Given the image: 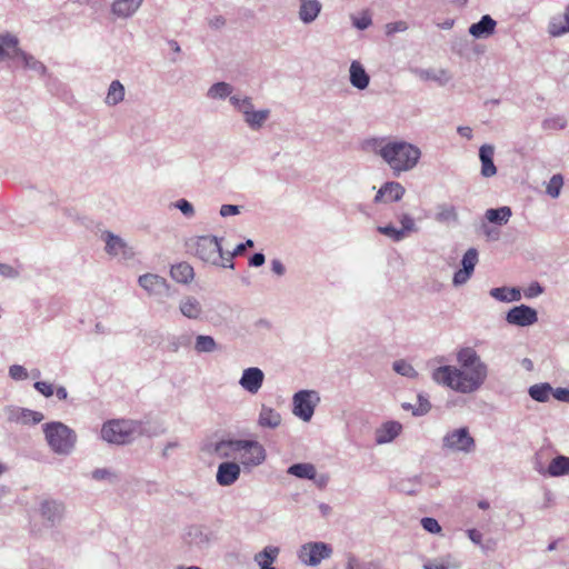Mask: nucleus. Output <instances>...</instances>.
Instances as JSON below:
<instances>
[{
	"mask_svg": "<svg viewBox=\"0 0 569 569\" xmlns=\"http://www.w3.org/2000/svg\"><path fill=\"white\" fill-rule=\"evenodd\" d=\"M457 365L441 366L433 370L432 380L459 393L479 390L488 378V366L472 347L457 351Z\"/></svg>",
	"mask_w": 569,
	"mask_h": 569,
	"instance_id": "nucleus-1",
	"label": "nucleus"
},
{
	"mask_svg": "<svg viewBox=\"0 0 569 569\" xmlns=\"http://www.w3.org/2000/svg\"><path fill=\"white\" fill-rule=\"evenodd\" d=\"M365 148L379 156L396 177L415 169L421 158L420 148L405 140L375 138L367 140Z\"/></svg>",
	"mask_w": 569,
	"mask_h": 569,
	"instance_id": "nucleus-2",
	"label": "nucleus"
},
{
	"mask_svg": "<svg viewBox=\"0 0 569 569\" xmlns=\"http://www.w3.org/2000/svg\"><path fill=\"white\" fill-rule=\"evenodd\" d=\"M46 441L52 452L59 456H69L77 445V433L73 429L60 421H52L42 426Z\"/></svg>",
	"mask_w": 569,
	"mask_h": 569,
	"instance_id": "nucleus-3",
	"label": "nucleus"
},
{
	"mask_svg": "<svg viewBox=\"0 0 569 569\" xmlns=\"http://www.w3.org/2000/svg\"><path fill=\"white\" fill-rule=\"evenodd\" d=\"M222 239L216 236H200L190 239L188 246L202 261L212 266L233 269V262H226V251L222 249Z\"/></svg>",
	"mask_w": 569,
	"mask_h": 569,
	"instance_id": "nucleus-4",
	"label": "nucleus"
},
{
	"mask_svg": "<svg viewBox=\"0 0 569 569\" xmlns=\"http://www.w3.org/2000/svg\"><path fill=\"white\" fill-rule=\"evenodd\" d=\"M231 107L241 117L247 128L254 132L260 131L271 116V110L268 108L256 109L253 99L247 94L231 97Z\"/></svg>",
	"mask_w": 569,
	"mask_h": 569,
	"instance_id": "nucleus-5",
	"label": "nucleus"
},
{
	"mask_svg": "<svg viewBox=\"0 0 569 569\" xmlns=\"http://www.w3.org/2000/svg\"><path fill=\"white\" fill-rule=\"evenodd\" d=\"M142 425L136 420H110L101 428V437L109 443L126 445L142 433Z\"/></svg>",
	"mask_w": 569,
	"mask_h": 569,
	"instance_id": "nucleus-6",
	"label": "nucleus"
},
{
	"mask_svg": "<svg viewBox=\"0 0 569 569\" xmlns=\"http://www.w3.org/2000/svg\"><path fill=\"white\" fill-rule=\"evenodd\" d=\"M441 448L449 453L470 455L476 450V440L467 427H460L445 433Z\"/></svg>",
	"mask_w": 569,
	"mask_h": 569,
	"instance_id": "nucleus-7",
	"label": "nucleus"
},
{
	"mask_svg": "<svg viewBox=\"0 0 569 569\" xmlns=\"http://www.w3.org/2000/svg\"><path fill=\"white\" fill-rule=\"evenodd\" d=\"M239 465L253 468L262 465L267 458L264 447L257 440H237Z\"/></svg>",
	"mask_w": 569,
	"mask_h": 569,
	"instance_id": "nucleus-8",
	"label": "nucleus"
},
{
	"mask_svg": "<svg viewBox=\"0 0 569 569\" xmlns=\"http://www.w3.org/2000/svg\"><path fill=\"white\" fill-rule=\"evenodd\" d=\"M332 548L330 545L322 541H311L303 543L298 552L299 561L309 567H317L322 560L329 559L332 556Z\"/></svg>",
	"mask_w": 569,
	"mask_h": 569,
	"instance_id": "nucleus-9",
	"label": "nucleus"
},
{
	"mask_svg": "<svg viewBox=\"0 0 569 569\" xmlns=\"http://www.w3.org/2000/svg\"><path fill=\"white\" fill-rule=\"evenodd\" d=\"M320 402L316 390H300L292 397V412L305 422L311 420L317 405Z\"/></svg>",
	"mask_w": 569,
	"mask_h": 569,
	"instance_id": "nucleus-10",
	"label": "nucleus"
},
{
	"mask_svg": "<svg viewBox=\"0 0 569 569\" xmlns=\"http://www.w3.org/2000/svg\"><path fill=\"white\" fill-rule=\"evenodd\" d=\"M101 239L104 242V251L109 257L123 261L134 258L133 248L120 236L104 230L101 233Z\"/></svg>",
	"mask_w": 569,
	"mask_h": 569,
	"instance_id": "nucleus-11",
	"label": "nucleus"
},
{
	"mask_svg": "<svg viewBox=\"0 0 569 569\" xmlns=\"http://www.w3.org/2000/svg\"><path fill=\"white\" fill-rule=\"evenodd\" d=\"M139 286L147 291L149 296L167 298L170 296V284L168 281L156 273H144L138 278Z\"/></svg>",
	"mask_w": 569,
	"mask_h": 569,
	"instance_id": "nucleus-12",
	"label": "nucleus"
},
{
	"mask_svg": "<svg viewBox=\"0 0 569 569\" xmlns=\"http://www.w3.org/2000/svg\"><path fill=\"white\" fill-rule=\"evenodd\" d=\"M478 262V251L476 248H469L461 260V269L455 272L452 283L456 287L465 284L472 276Z\"/></svg>",
	"mask_w": 569,
	"mask_h": 569,
	"instance_id": "nucleus-13",
	"label": "nucleus"
},
{
	"mask_svg": "<svg viewBox=\"0 0 569 569\" xmlns=\"http://www.w3.org/2000/svg\"><path fill=\"white\" fill-rule=\"evenodd\" d=\"M506 320L510 325L528 327L538 321V313L533 308L520 305L507 312Z\"/></svg>",
	"mask_w": 569,
	"mask_h": 569,
	"instance_id": "nucleus-14",
	"label": "nucleus"
},
{
	"mask_svg": "<svg viewBox=\"0 0 569 569\" xmlns=\"http://www.w3.org/2000/svg\"><path fill=\"white\" fill-rule=\"evenodd\" d=\"M263 380V371L258 367H250L242 371L239 385L247 392L256 395L261 389Z\"/></svg>",
	"mask_w": 569,
	"mask_h": 569,
	"instance_id": "nucleus-15",
	"label": "nucleus"
},
{
	"mask_svg": "<svg viewBox=\"0 0 569 569\" xmlns=\"http://www.w3.org/2000/svg\"><path fill=\"white\" fill-rule=\"evenodd\" d=\"M202 450L208 455H214L221 459L237 458V440L208 442L202 447Z\"/></svg>",
	"mask_w": 569,
	"mask_h": 569,
	"instance_id": "nucleus-16",
	"label": "nucleus"
},
{
	"mask_svg": "<svg viewBox=\"0 0 569 569\" xmlns=\"http://www.w3.org/2000/svg\"><path fill=\"white\" fill-rule=\"evenodd\" d=\"M179 311L190 320H203L204 310L201 301L191 295L183 296L179 301Z\"/></svg>",
	"mask_w": 569,
	"mask_h": 569,
	"instance_id": "nucleus-17",
	"label": "nucleus"
},
{
	"mask_svg": "<svg viewBox=\"0 0 569 569\" xmlns=\"http://www.w3.org/2000/svg\"><path fill=\"white\" fill-rule=\"evenodd\" d=\"M22 49L19 47L17 36L6 32L0 34V62L6 60L19 59Z\"/></svg>",
	"mask_w": 569,
	"mask_h": 569,
	"instance_id": "nucleus-18",
	"label": "nucleus"
},
{
	"mask_svg": "<svg viewBox=\"0 0 569 569\" xmlns=\"http://www.w3.org/2000/svg\"><path fill=\"white\" fill-rule=\"evenodd\" d=\"M406 189L396 181L386 182L377 192L375 203H390L401 200Z\"/></svg>",
	"mask_w": 569,
	"mask_h": 569,
	"instance_id": "nucleus-19",
	"label": "nucleus"
},
{
	"mask_svg": "<svg viewBox=\"0 0 569 569\" xmlns=\"http://www.w3.org/2000/svg\"><path fill=\"white\" fill-rule=\"evenodd\" d=\"M241 467L238 462L226 461L218 466L216 480L222 487L233 485L240 477Z\"/></svg>",
	"mask_w": 569,
	"mask_h": 569,
	"instance_id": "nucleus-20",
	"label": "nucleus"
},
{
	"mask_svg": "<svg viewBox=\"0 0 569 569\" xmlns=\"http://www.w3.org/2000/svg\"><path fill=\"white\" fill-rule=\"evenodd\" d=\"M39 512L43 519L51 525L59 523L64 515V505L53 499H44L41 501Z\"/></svg>",
	"mask_w": 569,
	"mask_h": 569,
	"instance_id": "nucleus-21",
	"label": "nucleus"
},
{
	"mask_svg": "<svg viewBox=\"0 0 569 569\" xmlns=\"http://www.w3.org/2000/svg\"><path fill=\"white\" fill-rule=\"evenodd\" d=\"M413 74L418 77L422 81H435L439 86H446L448 82L451 81L452 76L451 73L443 68H429V69H413Z\"/></svg>",
	"mask_w": 569,
	"mask_h": 569,
	"instance_id": "nucleus-22",
	"label": "nucleus"
},
{
	"mask_svg": "<svg viewBox=\"0 0 569 569\" xmlns=\"http://www.w3.org/2000/svg\"><path fill=\"white\" fill-rule=\"evenodd\" d=\"M322 4L319 0H303L299 4L298 18L303 24H311L320 16Z\"/></svg>",
	"mask_w": 569,
	"mask_h": 569,
	"instance_id": "nucleus-23",
	"label": "nucleus"
},
{
	"mask_svg": "<svg viewBox=\"0 0 569 569\" xmlns=\"http://www.w3.org/2000/svg\"><path fill=\"white\" fill-rule=\"evenodd\" d=\"M497 21L489 14H485L481 19L469 27V33L476 39H486L495 33Z\"/></svg>",
	"mask_w": 569,
	"mask_h": 569,
	"instance_id": "nucleus-24",
	"label": "nucleus"
},
{
	"mask_svg": "<svg viewBox=\"0 0 569 569\" xmlns=\"http://www.w3.org/2000/svg\"><path fill=\"white\" fill-rule=\"evenodd\" d=\"M349 81L351 86L358 90H365L370 83V77L365 70L363 66L353 60L349 67Z\"/></svg>",
	"mask_w": 569,
	"mask_h": 569,
	"instance_id": "nucleus-25",
	"label": "nucleus"
},
{
	"mask_svg": "<svg viewBox=\"0 0 569 569\" xmlns=\"http://www.w3.org/2000/svg\"><path fill=\"white\" fill-rule=\"evenodd\" d=\"M495 147L492 144H482L479 149V159L481 162V176L491 178L497 174V168L493 163Z\"/></svg>",
	"mask_w": 569,
	"mask_h": 569,
	"instance_id": "nucleus-26",
	"label": "nucleus"
},
{
	"mask_svg": "<svg viewBox=\"0 0 569 569\" xmlns=\"http://www.w3.org/2000/svg\"><path fill=\"white\" fill-rule=\"evenodd\" d=\"M242 93L234 92L233 86L228 82L219 81L209 87L207 98L210 100H224L229 99L231 104V97H241Z\"/></svg>",
	"mask_w": 569,
	"mask_h": 569,
	"instance_id": "nucleus-27",
	"label": "nucleus"
},
{
	"mask_svg": "<svg viewBox=\"0 0 569 569\" xmlns=\"http://www.w3.org/2000/svg\"><path fill=\"white\" fill-rule=\"evenodd\" d=\"M142 1L143 0H114L111 3V12L120 19H128L139 10Z\"/></svg>",
	"mask_w": 569,
	"mask_h": 569,
	"instance_id": "nucleus-28",
	"label": "nucleus"
},
{
	"mask_svg": "<svg viewBox=\"0 0 569 569\" xmlns=\"http://www.w3.org/2000/svg\"><path fill=\"white\" fill-rule=\"evenodd\" d=\"M187 535L189 542L199 548L208 547L213 538L212 532L207 527L199 525L190 527Z\"/></svg>",
	"mask_w": 569,
	"mask_h": 569,
	"instance_id": "nucleus-29",
	"label": "nucleus"
},
{
	"mask_svg": "<svg viewBox=\"0 0 569 569\" xmlns=\"http://www.w3.org/2000/svg\"><path fill=\"white\" fill-rule=\"evenodd\" d=\"M170 277L178 283L189 284L194 279L193 267L188 262H179L170 268Z\"/></svg>",
	"mask_w": 569,
	"mask_h": 569,
	"instance_id": "nucleus-30",
	"label": "nucleus"
},
{
	"mask_svg": "<svg viewBox=\"0 0 569 569\" xmlns=\"http://www.w3.org/2000/svg\"><path fill=\"white\" fill-rule=\"evenodd\" d=\"M281 415L277 410L266 405L261 406L257 421L259 427L276 429L281 425Z\"/></svg>",
	"mask_w": 569,
	"mask_h": 569,
	"instance_id": "nucleus-31",
	"label": "nucleus"
},
{
	"mask_svg": "<svg viewBox=\"0 0 569 569\" xmlns=\"http://www.w3.org/2000/svg\"><path fill=\"white\" fill-rule=\"evenodd\" d=\"M402 426L397 421H388L376 431V442L383 445L391 442L401 431Z\"/></svg>",
	"mask_w": 569,
	"mask_h": 569,
	"instance_id": "nucleus-32",
	"label": "nucleus"
},
{
	"mask_svg": "<svg viewBox=\"0 0 569 569\" xmlns=\"http://www.w3.org/2000/svg\"><path fill=\"white\" fill-rule=\"evenodd\" d=\"M548 33L551 37H561L569 33V21L565 13L555 14L548 22Z\"/></svg>",
	"mask_w": 569,
	"mask_h": 569,
	"instance_id": "nucleus-33",
	"label": "nucleus"
},
{
	"mask_svg": "<svg viewBox=\"0 0 569 569\" xmlns=\"http://www.w3.org/2000/svg\"><path fill=\"white\" fill-rule=\"evenodd\" d=\"M435 219L445 224L458 223L459 216L457 208L449 203H441L437 207Z\"/></svg>",
	"mask_w": 569,
	"mask_h": 569,
	"instance_id": "nucleus-34",
	"label": "nucleus"
},
{
	"mask_svg": "<svg viewBox=\"0 0 569 569\" xmlns=\"http://www.w3.org/2000/svg\"><path fill=\"white\" fill-rule=\"evenodd\" d=\"M124 96V86L119 80H113L108 88L104 103L109 107H114L123 101Z\"/></svg>",
	"mask_w": 569,
	"mask_h": 569,
	"instance_id": "nucleus-35",
	"label": "nucleus"
},
{
	"mask_svg": "<svg viewBox=\"0 0 569 569\" xmlns=\"http://www.w3.org/2000/svg\"><path fill=\"white\" fill-rule=\"evenodd\" d=\"M288 475L295 476L299 479L313 480L317 476V469L312 463L300 462L290 466L287 470Z\"/></svg>",
	"mask_w": 569,
	"mask_h": 569,
	"instance_id": "nucleus-36",
	"label": "nucleus"
},
{
	"mask_svg": "<svg viewBox=\"0 0 569 569\" xmlns=\"http://www.w3.org/2000/svg\"><path fill=\"white\" fill-rule=\"evenodd\" d=\"M512 216V211L509 207L503 206L497 209H488L485 213V217L488 222L495 223L498 226L507 224L509 219Z\"/></svg>",
	"mask_w": 569,
	"mask_h": 569,
	"instance_id": "nucleus-37",
	"label": "nucleus"
},
{
	"mask_svg": "<svg viewBox=\"0 0 569 569\" xmlns=\"http://www.w3.org/2000/svg\"><path fill=\"white\" fill-rule=\"evenodd\" d=\"M489 293L492 298L502 302L518 301L521 298V292L518 288H492Z\"/></svg>",
	"mask_w": 569,
	"mask_h": 569,
	"instance_id": "nucleus-38",
	"label": "nucleus"
},
{
	"mask_svg": "<svg viewBox=\"0 0 569 569\" xmlns=\"http://www.w3.org/2000/svg\"><path fill=\"white\" fill-rule=\"evenodd\" d=\"M547 473L550 477H561L569 475V457L557 456L553 458L547 468Z\"/></svg>",
	"mask_w": 569,
	"mask_h": 569,
	"instance_id": "nucleus-39",
	"label": "nucleus"
},
{
	"mask_svg": "<svg viewBox=\"0 0 569 569\" xmlns=\"http://www.w3.org/2000/svg\"><path fill=\"white\" fill-rule=\"evenodd\" d=\"M19 60H21L24 69L33 71L38 76H44L47 73V67L36 57L27 53L26 51L20 53Z\"/></svg>",
	"mask_w": 569,
	"mask_h": 569,
	"instance_id": "nucleus-40",
	"label": "nucleus"
},
{
	"mask_svg": "<svg viewBox=\"0 0 569 569\" xmlns=\"http://www.w3.org/2000/svg\"><path fill=\"white\" fill-rule=\"evenodd\" d=\"M553 391L555 390L552 387L545 382L531 386L528 390V393L533 400L538 402H547L550 399V396H553Z\"/></svg>",
	"mask_w": 569,
	"mask_h": 569,
	"instance_id": "nucleus-41",
	"label": "nucleus"
},
{
	"mask_svg": "<svg viewBox=\"0 0 569 569\" xmlns=\"http://www.w3.org/2000/svg\"><path fill=\"white\" fill-rule=\"evenodd\" d=\"M280 553V549L276 546H267L260 552L254 556V561L259 567H262V563L267 566H272V563L277 560Z\"/></svg>",
	"mask_w": 569,
	"mask_h": 569,
	"instance_id": "nucleus-42",
	"label": "nucleus"
},
{
	"mask_svg": "<svg viewBox=\"0 0 569 569\" xmlns=\"http://www.w3.org/2000/svg\"><path fill=\"white\" fill-rule=\"evenodd\" d=\"M218 349V343L211 336L199 335L196 337L194 350L198 353H211Z\"/></svg>",
	"mask_w": 569,
	"mask_h": 569,
	"instance_id": "nucleus-43",
	"label": "nucleus"
},
{
	"mask_svg": "<svg viewBox=\"0 0 569 569\" xmlns=\"http://www.w3.org/2000/svg\"><path fill=\"white\" fill-rule=\"evenodd\" d=\"M392 369L395 372L406 378L415 379L418 377L417 370L405 359L396 360L392 363Z\"/></svg>",
	"mask_w": 569,
	"mask_h": 569,
	"instance_id": "nucleus-44",
	"label": "nucleus"
},
{
	"mask_svg": "<svg viewBox=\"0 0 569 569\" xmlns=\"http://www.w3.org/2000/svg\"><path fill=\"white\" fill-rule=\"evenodd\" d=\"M460 563L451 561L450 556H446L441 559L431 560L423 565V569H459Z\"/></svg>",
	"mask_w": 569,
	"mask_h": 569,
	"instance_id": "nucleus-45",
	"label": "nucleus"
},
{
	"mask_svg": "<svg viewBox=\"0 0 569 569\" xmlns=\"http://www.w3.org/2000/svg\"><path fill=\"white\" fill-rule=\"evenodd\" d=\"M91 478L96 481L113 483L118 480V475L110 468H97L91 472Z\"/></svg>",
	"mask_w": 569,
	"mask_h": 569,
	"instance_id": "nucleus-46",
	"label": "nucleus"
},
{
	"mask_svg": "<svg viewBox=\"0 0 569 569\" xmlns=\"http://www.w3.org/2000/svg\"><path fill=\"white\" fill-rule=\"evenodd\" d=\"M562 186L563 177L560 173L553 174L547 184L546 192L548 196L556 199L560 196Z\"/></svg>",
	"mask_w": 569,
	"mask_h": 569,
	"instance_id": "nucleus-47",
	"label": "nucleus"
},
{
	"mask_svg": "<svg viewBox=\"0 0 569 569\" xmlns=\"http://www.w3.org/2000/svg\"><path fill=\"white\" fill-rule=\"evenodd\" d=\"M378 232H380L381 234L390 238L395 242L402 241L406 238L405 237V231L396 228L392 224H387V226L378 227Z\"/></svg>",
	"mask_w": 569,
	"mask_h": 569,
	"instance_id": "nucleus-48",
	"label": "nucleus"
},
{
	"mask_svg": "<svg viewBox=\"0 0 569 569\" xmlns=\"http://www.w3.org/2000/svg\"><path fill=\"white\" fill-rule=\"evenodd\" d=\"M350 20L358 30H366L372 24V19L368 11H363L360 16L351 14Z\"/></svg>",
	"mask_w": 569,
	"mask_h": 569,
	"instance_id": "nucleus-49",
	"label": "nucleus"
},
{
	"mask_svg": "<svg viewBox=\"0 0 569 569\" xmlns=\"http://www.w3.org/2000/svg\"><path fill=\"white\" fill-rule=\"evenodd\" d=\"M172 206L176 209L180 210V212L189 219L193 218L196 214L194 207L187 199H179L176 202H173Z\"/></svg>",
	"mask_w": 569,
	"mask_h": 569,
	"instance_id": "nucleus-50",
	"label": "nucleus"
},
{
	"mask_svg": "<svg viewBox=\"0 0 569 569\" xmlns=\"http://www.w3.org/2000/svg\"><path fill=\"white\" fill-rule=\"evenodd\" d=\"M399 222L401 224L400 230L405 231V237L410 232H416L418 230L413 218L409 213H402L399 217Z\"/></svg>",
	"mask_w": 569,
	"mask_h": 569,
	"instance_id": "nucleus-51",
	"label": "nucleus"
},
{
	"mask_svg": "<svg viewBox=\"0 0 569 569\" xmlns=\"http://www.w3.org/2000/svg\"><path fill=\"white\" fill-rule=\"evenodd\" d=\"M253 241L248 239L246 242L238 244L232 251H226V262H232V259L237 256L242 254L247 248H252Z\"/></svg>",
	"mask_w": 569,
	"mask_h": 569,
	"instance_id": "nucleus-52",
	"label": "nucleus"
},
{
	"mask_svg": "<svg viewBox=\"0 0 569 569\" xmlns=\"http://www.w3.org/2000/svg\"><path fill=\"white\" fill-rule=\"evenodd\" d=\"M21 423H39L43 420V415L39 411H33L30 409L23 408V412H21Z\"/></svg>",
	"mask_w": 569,
	"mask_h": 569,
	"instance_id": "nucleus-53",
	"label": "nucleus"
},
{
	"mask_svg": "<svg viewBox=\"0 0 569 569\" xmlns=\"http://www.w3.org/2000/svg\"><path fill=\"white\" fill-rule=\"evenodd\" d=\"M430 409H431V405H430L429 400L425 396L419 395L418 396V405L413 409V416H416V417L423 416V415L428 413Z\"/></svg>",
	"mask_w": 569,
	"mask_h": 569,
	"instance_id": "nucleus-54",
	"label": "nucleus"
},
{
	"mask_svg": "<svg viewBox=\"0 0 569 569\" xmlns=\"http://www.w3.org/2000/svg\"><path fill=\"white\" fill-rule=\"evenodd\" d=\"M420 522H421L422 528L430 533H440L441 532V526L435 518L425 517L421 519Z\"/></svg>",
	"mask_w": 569,
	"mask_h": 569,
	"instance_id": "nucleus-55",
	"label": "nucleus"
},
{
	"mask_svg": "<svg viewBox=\"0 0 569 569\" xmlns=\"http://www.w3.org/2000/svg\"><path fill=\"white\" fill-rule=\"evenodd\" d=\"M9 376L13 380H26L29 377L27 369L20 365H12L9 368Z\"/></svg>",
	"mask_w": 569,
	"mask_h": 569,
	"instance_id": "nucleus-56",
	"label": "nucleus"
},
{
	"mask_svg": "<svg viewBox=\"0 0 569 569\" xmlns=\"http://www.w3.org/2000/svg\"><path fill=\"white\" fill-rule=\"evenodd\" d=\"M545 128L560 130L567 126V120L563 117H552L543 122Z\"/></svg>",
	"mask_w": 569,
	"mask_h": 569,
	"instance_id": "nucleus-57",
	"label": "nucleus"
},
{
	"mask_svg": "<svg viewBox=\"0 0 569 569\" xmlns=\"http://www.w3.org/2000/svg\"><path fill=\"white\" fill-rule=\"evenodd\" d=\"M34 389L46 398L51 397L54 393V388L51 383L46 381H37L33 385Z\"/></svg>",
	"mask_w": 569,
	"mask_h": 569,
	"instance_id": "nucleus-58",
	"label": "nucleus"
},
{
	"mask_svg": "<svg viewBox=\"0 0 569 569\" xmlns=\"http://www.w3.org/2000/svg\"><path fill=\"white\" fill-rule=\"evenodd\" d=\"M408 29V26L405 21H396L390 22L386 24V33L388 36L397 33V32H403Z\"/></svg>",
	"mask_w": 569,
	"mask_h": 569,
	"instance_id": "nucleus-59",
	"label": "nucleus"
},
{
	"mask_svg": "<svg viewBox=\"0 0 569 569\" xmlns=\"http://www.w3.org/2000/svg\"><path fill=\"white\" fill-rule=\"evenodd\" d=\"M21 412H23V408L20 407L10 406L6 408V413L9 421L21 422Z\"/></svg>",
	"mask_w": 569,
	"mask_h": 569,
	"instance_id": "nucleus-60",
	"label": "nucleus"
},
{
	"mask_svg": "<svg viewBox=\"0 0 569 569\" xmlns=\"http://www.w3.org/2000/svg\"><path fill=\"white\" fill-rule=\"evenodd\" d=\"M220 216L226 218L240 213V207L236 204H222L219 211Z\"/></svg>",
	"mask_w": 569,
	"mask_h": 569,
	"instance_id": "nucleus-61",
	"label": "nucleus"
},
{
	"mask_svg": "<svg viewBox=\"0 0 569 569\" xmlns=\"http://www.w3.org/2000/svg\"><path fill=\"white\" fill-rule=\"evenodd\" d=\"M481 230L488 240L497 241L500 237V232L497 229L489 227L487 223H482Z\"/></svg>",
	"mask_w": 569,
	"mask_h": 569,
	"instance_id": "nucleus-62",
	"label": "nucleus"
},
{
	"mask_svg": "<svg viewBox=\"0 0 569 569\" xmlns=\"http://www.w3.org/2000/svg\"><path fill=\"white\" fill-rule=\"evenodd\" d=\"M0 276L4 278H17L19 272L9 264L0 263Z\"/></svg>",
	"mask_w": 569,
	"mask_h": 569,
	"instance_id": "nucleus-63",
	"label": "nucleus"
},
{
	"mask_svg": "<svg viewBox=\"0 0 569 569\" xmlns=\"http://www.w3.org/2000/svg\"><path fill=\"white\" fill-rule=\"evenodd\" d=\"M553 397L559 400V401H562V402H568L569 403V389H566V388H557L555 391H553Z\"/></svg>",
	"mask_w": 569,
	"mask_h": 569,
	"instance_id": "nucleus-64",
	"label": "nucleus"
}]
</instances>
